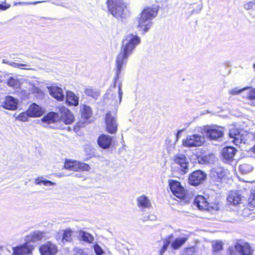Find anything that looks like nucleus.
I'll return each mask as SVG.
<instances>
[{
	"mask_svg": "<svg viewBox=\"0 0 255 255\" xmlns=\"http://www.w3.org/2000/svg\"><path fill=\"white\" fill-rule=\"evenodd\" d=\"M140 38L133 33L127 35L123 39L121 52L118 55L116 60L115 82L120 77L123 67L127 64L128 56L140 44Z\"/></svg>",
	"mask_w": 255,
	"mask_h": 255,
	"instance_id": "f257e3e1",
	"label": "nucleus"
},
{
	"mask_svg": "<svg viewBox=\"0 0 255 255\" xmlns=\"http://www.w3.org/2000/svg\"><path fill=\"white\" fill-rule=\"evenodd\" d=\"M45 233L39 231H34L25 238L26 243L22 245L13 248V255H32L34 246L32 243L39 241L43 239Z\"/></svg>",
	"mask_w": 255,
	"mask_h": 255,
	"instance_id": "f03ea898",
	"label": "nucleus"
},
{
	"mask_svg": "<svg viewBox=\"0 0 255 255\" xmlns=\"http://www.w3.org/2000/svg\"><path fill=\"white\" fill-rule=\"evenodd\" d=\"M158 10L157 7L145 8L141 12L140 16L136 18L135 23L143 34L147 32L152 27V20L157 15Z\"/></svg>",
	"mask_w": 255,
	"mask_h": 255,
	"instance_id": "7ed1b4c3",
	"label": "nucleus"
},
{
	"mask_svg": "<svg viewBox=\"0 0 255 255\" xmlns=\"http://www.w3.org/2000/svg\"><path fill=\"white\" fill-rule=\"evenodd\" d=\"M115 77L114 78V83ZM116 80V83L117 82ZM116 84H114L113 88H110L107 92L104 97V102L107 105H110L115 107L118 106L121 102L123 97V91L122 89V84L119 83L118 85V91L116 92L113 89H115Z\"/></svg>",
	"mask_w": 255,
	"mask_h": 255,
	"instance_id": "20e7f679",
	"label": "nucleus"
},
{
	"mask_svg": "<svg viewBox=\"0 0 255 255\" xmlns=\"http://www.w3.org/2000/svg\"><path fill=\"white\" fill-rule=\"evenodd\" d=\"M106 4L109 11L115 17H119L125 14L127 4L123 0H107Z\"/></svg>",
	"mask_w": 255,
	"mask_h": 255,
	"instance_id": "39448f33",
	"label": "nucleus"
},
{
	"mask_svg": "<svg viewBox=\"0 0 255 255\" xmlns=\"http://www.w3.org/2000/svg\"><path fill=\"white\" fill-rule=\"evenodd\" d=\"M223 127L217 125L206 126L202 128L201 132L210 140H220L224 134Z\"/></svg>",
	"mask_w": 255,
	"mask_h": 255,
	"instance_id": "423d86ee",
	"label": "nucleus"
},
{
	"mask_svg": "<svg viewBox=\"0 0 255 255\" xmlns=\"http://www.w3.org/2000/svg\"><path fill=\"white\" fill-rule=\"evenodd\" d=\"M174 163L182 174H185L189 170V163L187 157L183 154H177L173 157Z\"/></svg>",
	"mask_w": 255,
	"mask_h": 255,
	"instance_id": "0eeeda50",
	"label": "nucleus"
},
{
	"mask_svg": "<svg viewBox=\"0 0 255 255\" xmlns=\"http://www.w3.org/2000/svg\"><path fill=\"white\" fill-rule=\"evenodd\" d=\"M204 136L197 134H194L187 136L183 140V145L187 147H196L201 146L205 142Z\"/></svg>",
	"mask_w": 255,
	"mask_h": 255,
	"instance_id": "6e6552de",
	"label": "nucleus"
},
{
	"mask_svg": "<svg viewBox=\"0 0 255 255\" xmlns=\"http://www.w3.org/2000/svg\"><path fill=\"white\" fill-rule=\"evenodd\" d=\"M169 186L172 194L176 197L183 199L186 196V192L180 183L176 180H169Z\"/></svg>",
	"mask_w": 255,
	"mask_h": 255,
	"instance_id": "1a4fd4ad",
	"label": "nucleus"
},
{
	"mask_svg": "<svg viewBox=\"0 0 255 255\" xmlns=\"http://www.w3.org/2000/svg\"><path fill=\"white\" fill-rule=\"evenodd\" d=\"M115 116L116 114L110 112L106 114L105 118L106 130L111 134L115 133L118 128V124Z\"/></svg>",
	"mask_w": 255,
	"mask_h": 255,
	"instance_id": "9d476101",
	"label": "nucleus"
},
{
	"mask_svg": "<svg viewBox=\"0 0 255 255\" xmlns=\"http://www.w3.org/2000/svg\"><path fill=\"white\" fill-rule=\"evenodd\" d=\"M206 174L198 170L193 171L188 177L189 183L193 186H197L204 182L206 178Z\"/></svg>",
	"mask_w": 255,
	"mask_h": 255,
	"instance_id": "9b49d317",
	"label": "nucleus"
},
{
	"mask_svg": "<svg viewBox=\"0 0 255 255\" xmlns=\"http://www.w3.org/2000/svg\"><path fill=\"white\" fill-rule=\"evenodd\" d=\"M244 132L243 130L233 127L230 129L229 134L230 138L233 139L232 141L237 145L242 142H246Z\"/></svg>",
	"mask_w": 255,
	"mask_h": 255,
	"instance_id": "f8f14e48",
	"label": "nucleus"
},
{
	"mask_svg": "<svg viewBox=\"0 0 255 255\" xmlns=\"http://www.w3.org/2000/svg\"><path fill=\"white\" fill-rule=\"evenodd\" d=\"M235 251L240 255H253L254 250L247 242L239 241L234 246Z\"/></svg>",
	"mask_w": 255,
	"mask_h": 255,
	"instance_id": "ddd939ff",
	"label": "nucleus"
},
{
	"mask_svg": "<svg viewBox=\"0 0 255 255\" xmlns=\"http://www.w3.org/2000/svg\"><path fill=\"white\" fill-rule=\"evenodd\" d=\"M65 169L72 171H88L90 167L89 165L85 163L79 162L77 161L67 160L65 162Z\"/></svg>",
	"mask_w": 255,
	"mask_h": 255,
	"instance_id": "4468645a",
	"label": "nucleus"
},
{
	"mask_svg": "<svg viewBox=\"0 0 255 255\" xmlns=\"http://www.w3.org/2000/svg\"><path fill=\"white\" fill-rule=\"evenodd\" d=\"M194 204L200 210H208L210 211V208L218 210V206L216 205H214V207H210L206 198L202 196L199 195L197 196L194 199Z\"/></svg>",
	"mask_w": 255,
	"mask_h": 255,
	"instance_id": "2eb2a0df",
	"label": "nucleus"
},
{
	"mask_svg": "<svg viewBox=\"0 0 255 255\" xmlns=\"http://www.w3.org/2000/svg\"><path fill=\"white\" fill-rule=\"evenodd\" d=\"M60 121L66 125H70L74 122V117L72 112L68 109L62 107L60 109Z\"/></svg>",
	"mask_w": 255,
	"mask_h": 255,
	"instance_id": "dca6fc26",
	"label": "nucleus"
},
{
	"mask_svg": "<svg viewBox=\"0 0 255 255\" xmlns=\"http://www.w3.org/2000/svg\"><path fill=\"white\" fill-rule=\"evenodd\" d=\"M27 111L29 117L31 118L41 117L44 113V109L35 103L31 104Z\"/></svg>",
	"mask_w": 255,
	"mask_h": 255,
	"instance_id": "f3484780",
	"label": "nucleus"
},
{
	"mask_svg": "<svg viewBox=\"0 0 255 255\" xmlns=\"http://www.w3.org/2000/svg\"><path fill=\"white\" fill-rule=\"evenodd\" d=\"M39 251L42 255H54L57 253V249L55 245L47 242L40 247Z\"/></svg>",
	"mask_w": 255,
	"mask_h": 255,
	"instance_id": "a211bd4d",
	"label": "nucleus"
},
{
	"mask_svg": "<svg viewBox=\"0 0 255 255\" xmlns=\"http://www.w3.org/2000/svg\"><path fill=\"white\" fill-rule=\"evenodd\" d=\"M18 100L10 96L5 97L2 102V107L9 110H15L17 108Z\"/></svg>",
	"mask_w": 255,
	"mask_h": 255,
	"instance_id": "6ab92c4d",
	"label": "nucleus"
},
{
	"mask_svg": "<svg viewBox=\"0 0 255 255\" xmlns=\"http://www.w3.org/2000/svg\"><path fill=\"white\" fill-rule=\"evenodd\" d=\"M47 88L48 92L52 97L58 101H62L64 100L65 97L61 88L57 86H50Z\"/></svg>",
	"mask_w": 255,
	"mask_h": 255,
	"instance_id": "aec40b11",
	"label": "nucleus"
},
{
	"mask_svg": "<svg viewBox=\"0 0 255 255\" xmlns=\"http://www.w3.org/2000/svg\"><path fill=\"white\" fill-rule=\"evenodd\" d=\"M136 204L137 207L142 211L145 209H149L152 206L150 199L144 195H141L137 198Z\"/></svg>",
	"mask_w": 255,
	"mask_h": 255,
	"instance_id": "412c9836",
	"label": "nucleus"
},
{
	"mask_svg": "<svg viewBox=\"0 0 255 255\" xmlns=\"http://www.w3.org/2000/svg\"><path fill=\"white\" fill-rule=\"evenodd\" d=\"M237 150L233 147H224L222 149V155L226 162H231L234 159Z\"/></svg>",
	"mask_w": 255,
	"mask_h": 255,
	"instance_id": "4be33fe9",
	"label": "nucleus"
},
{
	"mask_svg": "<svg viewBox=\"0 0 255 255\" xmlns=\"http://www.w3.org/2000/svg\"><path fill=\"white\" fill-rule=\"evenodd\" d=\"M97 142L100 147L103 149H107L110 147L112 138L109 135L102 134L99 137Z\"/></svg>",
	"mask_w": 255,
	"mask_h": 255,
	"instance_id": "5701e85b",
	"label": "nucleus"
},
{
	"mask_svg": "<svg viewBox=\"0 0 255 255\" xmlns=\"http://www.w3.org/2000/svg\"><path fill=\"white\" fill-rule=\"evenodd\" d=\"M242 197L238 192L231 191L227 198L228 203L229 204L236 206L242 204Z\"/></svg>",
	"mask_w": 255,
	"mask_h": 255,
	"instance_id": "b1692460",
	"label": "nucleus"
},
{
	"mask_svg": "<svg viewBox=\"0 0 255 255\" xmlns=\"http://www.w3.org/2000/svg\"><path fill=\"white\" fill-rule=\"evenodd\" d=\"M66 103L74 106H77L79 104L78 97L73 92L70 91L66 92Z\"/></svg>",
	"mask_w": 255,
	"mask_h": 255,
	"instance_id": "393cba45",
	"label": "nucleus"
},
{
	"mask_svg": "<svg viewBox=\"0 0 255 255\" xmlns=\"http://www.w3.org/2000/svg\"><path fill=\"white\" fill-rule=\"evenodd\" d=\"M58 120L59 116L55 112H50L41 119V121L47 124L55 123Z\"/></svg>",
	"mask_w": 255,
	"mask_h": 255,
	"instance_id": "a878e982",
	"label": "nucleus"
},
{
	"mask_svg": "<svg viewBox=\"0 0 255 255\" xmlns=\"http://www.w3.org/2000/svg\"><path fill=\"white\" fill-rule=\"evenodd\" d=\"M84 93L87 96L95 100L97 99L100 95V90L91 87L85 88Z\"/></svg>",
	"mask_w": 255,
	"mask_h": 255,
	"instance_id": "bb28decb",
	"label": "nucleus"
},
{
	"mask_svg": "<svg viewBox=\"0 0 255 255\" xmlns=\"http://www.w3.org/2000/svg\"><path fill=\"white\" fill-rule=\"evenodd\" d=\"M211 174L215 179L221 180L225 175V171L221 167H217L212 169Z\"/></svg>",
	"mask_w": 255,
	"mask_h": 255,
	"instance_id": "cd10ccee",
	"label": "nucleus"
},
{
	"mask_svg": "<svg viewBox=\"0 0 255 255\" xmlns=\"http://www.w3.org/2000/svg\"><path fill=\"white\" fill-rule=\"evenodd\" d=\"M21 79H18L16 77H10L7 80V84L8 86L13 88H20L23 83L21 82Z\"/></svg>",
	"mask_w": 255,
	"mask_h": 255,
	"instance_id": "c85d7f7f",
	"label": "nucleus"
},
{
	"mask_svg": "<svg viewBox=\"0 0 255 255\" xmlns=\"http://www.w3.org/2000/svg\"><path fill=\"white\" fill-rule=\"evenodd\" d=\"M28 91V94L29 93H39L40 89L37 87L34 83L31 81H25L22 83Z\"/></svg>",
	"mask_w": 255,
	"mask_h": 255,
	"instance_id": "c756f323",
	"label": "nucleus"
},
{
	"mask_svg": "<svg viewBox=\"0 0 255 255\" xmlns=\"http://www.w3.org/2000/svg\"><path fill=\"white\" fill-rule=\"evenodd\" d=\"M34 183L36 185H41L42 184L44 186L48 187L53 186L56 184L54 182L45 179L43 176L38 177L35 179Z\"/></svg>",
	"mask_w": 255,
	"mask_h": 255,
	"instance_id": "7c9ffc66",
	"label": "nucleus"
},
{
	"mask_svg": "<svg viewBox=\"0 0 255 255\" xmlns=\"http://www.w3.org/2000/svg\"><path fill=\"white\" fill-rule=\"evenodd\" d=\"M9 65L14 68H20L26 70H35V69L31 67V65L28 63H19L17 62H10Z\"/></svg>",
	"mask_w": 255,
	"mask_h": 255,
	"instance_id": "2f4dec72",
	"label": "nucleus"
},
{
	"mask_svg": "<svg viewBox=\"0 0 255 255\" xmlns=\"http://www.w3.org/2000/svg\"><path fill=\"white\" fill-rule=\"evenodd\" d=\"M253 165L251 162L245 163L239 166V170L240 172L244 174L250 173L253 170Z\"/></svg>",
	"mask_w": 255,
	"mask_h": 255,
	"instance_id": "473e14b6",
	"label": "nucleus"
},
{
	"mask_svg": "<svg viewBox=\"0 0 255 255\" xmlns=\"http://www.w3.org/2000/svg\"><path fill=\"white\" fill-rule=\"evenodd\" d=\"M187 240L186 237L176 238L171 244V247L174 250L179 249Z\"/></svg>",
	"mask_w": 255,
	"mask_h": 255,
	"instance_id": "72a5a7b5",
	"label": "nucleus"
},
{
	"mask_svg": "<svg viewBox=\"0 0 255 255\" xmlns=\"http://www.w3.org/2000/svg\"><path fill=\"white\" fill-rule=\"evenodd\" d=\"M92 115V111L91 107L84 105L82 108V117L85 120H88Z\"/></svg>",
	"mask_w": 255,
	"mask_h": 255,
	"instance_id": "f704fd0d",
	"label": "nucleus"
},
{
	"mask_svg": "<svg viewBox=\"0 0 255 255\" xmlns=\"http://www.w3.org/2000/svg\"><path fill=\"white\" fill-rule=\"evenodd\" d=\"M80 239L88 243H92L94 241V237L91 234L85 231H80L79 233Z\"/></svg>",
	"mask_w": 255,
	"mask_h": 255,
	"instance_id": "c9c22d12",
	"label": "nucleus"
},
{
	"mask_svg": "<svg viewBox=\"0 0 255 255\" xmlns=\"http://www.w3.org/2000/svg\"><path fill=\"white\" fill-rule=\"evenodd\" d=\"M212 246L214 253H217L223 249V243L221 241L213 242Z\"/></svg>",
	"mask_w": 255,
	"mask_h": 255,
	"instance_id": "e433bc0d",
	"label": "nucleus"
},
{
	"mask_svg": "<svg viewBox=\"0 0 255 255\" xmlns=\"http://www.w3.org/2000/svg\"><path fill=\"white\" fill-rule=\"evenodd\" d=\"M172 235H170L168 239H166L163 240V245L159 251L160 255H162L163 253L166 251L167 247L170 244V239L172 237Z\"/></svg>",
	"mask_w": 255,
	"mask_h": 255,
	"instance_id": "4c0bfd02",
	"label": "nucleus"
},
{
	"mask_svg": "<svg viewBox=\"0 0 255 255\" xmlns=\"http://www.w3.org/2000/svg\"><path fill=\"white\" fill-rule=\"evenodd\" d=\"M72 231L69 230H66L63 232V242H70L71 241Z\"/></svg>",
	"mask_w": 255,
	"mask_h": 255,
	"instance_id": "58836bf2",
	"label": "nucleus"
},
{
	"mask_svg": "<svg viewBox=\"0 0 255 255\" xmlns=\"http://www.w3.org/2000/svg\"><path fill=\"white\" fill-rule=\"evenodd\" d=\"M28 117H29V116L28 114V111L27 110L26 112H22L20 113L16 117V119L22 122H26L28 120Z\"/></svg>",
	"mask_w": 255,
	"mask_h": 255,
	"instance_id": "ea45409f",
	"label": "nucleus"
},
{
	"mask_svg": "<svg viewBox=\"0 0 255 255\" xmlns=\"http://www.w3.org/2000/svg\"><path fill=\"white\" fill-rule=\"evenodd\" d=\"M248 201L250 207H255V191L251 194Z\"/></svg>",
	"mask_w": 255,
	"mask_h": 255,
	"instance_id": "a19ab883",
	"label": "nucleus"
},
{
	"mask_svg": "<svg viewBox=\"0 0 255 255\" xmlns=\"http://www.w3.org/2000/svg\"><path fill=\"white\" fill-rule=\"evenodd\" d=\"M248 89V87L243 88L242 89H239L238 88H235L233 90H230L229 93L232 95H236Z\"/></svg>",
	"mask_w": 255,
	"mask_h": 255,
	"instance_id": "79ce46f5",
	"label": "nucleus"
},
{
	"mask_svg": "<svg viewBox=\"0 0 255 255\" xmlns=\"http://www.w3.org/2000/svg\"><path fill=\"white\" fill-rule=\"evenodd\" d=\"M74 252L75 255H88V253L86 250L78 248L74 249Z\"/></svg>",
	"mask_w": 255,
	"mask_h": 255,
	"instance_id": "37998d69",
	"label": "nucleus"
},
{
	"mask_svg": "<svg viewBox=\"0 0 255 255\" xmlns=\"http://www.w3.org/2000/svg\"><path fill=\"white\" fill-rule=\"evenodd\" d=\"M156 216L154 215H150L147 216H143L141 218V220L143 222H146L148 221H154L156 220Z\"/></svg>",
	"mask_w": 255,
	"mask_h": 255,
	"instance_id": "c03bdc74",
	"label": "nucleus"
},
{
	"mask_svg": "<svg viewBox=\"0 0 255 255\" xmlns=\"http://www.w3.org/2000/svg\"><path fill=\"white\" fill-rule=\"evenodd\" d=\"M43 1H34V2H15L14 3V5L16 6L17 5H30L33 4L35 5L37 3L42 2Z\"/></svg>",
	"mask_w": 255,
	"mask_h": 255,
	"instance_id": "a18cd8bd",
	"label": "nucleus"
},
{
	"mask_svg": "<svg viewBox=\"0 0 255 255\" xmlns=\"http://www.w3.org/2000/svg\"><path fill=\"white\" fill-rule=\"evenodd\" d=\"M94 249L97 255H102L104 253L102 248L98 244L94 245Z\"/></svg>",
	"mask_w": 255,
	"mask_h": 255,
	"instance_id": "49530a36",
	"label": "nucleus"
},
{
	"mask_svg": "<svg viewBox=\"0 0 255 255\" xmlns=\"http://www.w3.org/2000/svg\"><path fill=\"white\" fill-rule=\"evenodd\" d=\"M247 98L251 100H255V89L251 90L248 93Z\"/></svg>",
	"mask_w": 255,
	"mask_h": 255,
	"instance_id": "de8ad7c7",
	"label": "nucleus"
},
{
	"mask_svg": "<svg viewBox=\"0 0 255 255\" xmlns=\"http://www.w3.org/2000/svg\"><path fill=\"white\" fill-rule=\"evenodd\" d=\"M253 5H255V1H250L246 3L244 8L246 9H249L252 8Z\"/></svg>",
	"mask_w": 255,
	"mask_h": 255,
	"instance_id": "09e8293b",
	"label": "nucleus"
},
{
	"mask_svg": "<svg viewBox=\"0 0 255 255\" xmlns=\"http://www.w3.org/2000/svg\"><path fill=\"white\" fill-rule=\"evenodd\" d=\"M10 6V4L3 5L2 4H0V9L2 10H5Z\"/></svg>",
	"mask_w": 255,
	"mask_h": 255,
	"instance_id": "8fccbe9b",
	"label": "nucleus"
},
{
	"mask_svg": "<svg viewBox=\"0 0 255 255\" xmlns=\"http://www.w3.org/2000/svg\"><path fill=\"white\" fill-rule=\"evenodd\" d=\"M182 131V130H179L177 132V134H176V140H178V139H179V135H180V132Z\"/></svg>",
	"mask_w": 255,
	"mask_h": 255,
	"instance_id": "3c124183",
	"label": "nucleus"
},
{
	"mask_svg": "<svg viewBox=\"0 0 255 255\" xmlns=\"http://www.w3.org/2000/svg\"><path fill=\"white\" fill-rule=\"evenodd\" d=\"M3 63H6V64H8L9 65V63L10 62H9L7 60H3Z\"/></svg>",
	"mask_w": 255,
	"mask_h": 255,
	"instance_id": "603ef678",
	"label": "nucleus"
},
{
	"mask_svg": "<svg viewBox=\"0 0 255 255\" xmlns=\"http://www.w3.org/2000/svg\"><path fill=\"white\" fill-rule=\"evenodd\" d=\"M2 3L4 4L5 5H7L8 4L6 2V0H5L4 1L2 2Z\"/></svg>",
	"mask_w": 255,
	"mask_h": 255,
	"instance_id": "864d4df0",
	"label": "nucleus"
},
{
	"mask_svg": "<svg viewBox=\"0 0 255 255\" xmlns=\"http://www.w3.org/2000/svg\"><path fill=\"white\" fill-rule=\"evenodd\" d=\"M253 151L255 153V147L254 148Z\"/></svg>",
	"mask_w": 255,
	"mask_h": 255,
	"instance_id": "5fc2aeb1",
	"label": "nucleus"
},
{
	"mask_svg": "<svg viewBox=\"0 0 255 255\" xmlns=\"http://www.w3.org/2000/svg\"><path fill=\"white\" fill-rule=\"evenodd\" d=\"M2 249V247L0 246V250Z\"/></svg>",
	"mask_w": 255,
	"mask_h": 255,
	"instance_id": "6e6d98bb",
	"label": "nucleus"
},
{
	"mask_svg": "<svg viewBox=\"0 0 255 255\" xmlns=\"http://www.w3.org/2000/svg\"><path fill=\"white\" fill-rule=\"evenodd\" d=\"M254 68H255V64H254Z\"/></svg>",
	"mask_w": 255,
	"mask_h": 255,
	"instance_id": "4d7b16f0",
	"label": "nucleus"
},
{
	"mask_svg": "<svg viewBox=\"0 0 255 255\" xmlns=\"http://www.w3.org/2000/svg\"><path fill=\"white\" fill-rule=\"evenodd\" d=\"M231 255H233V254H231Z\"/></svg>",
	"mask_w": 255,
	"mask_h": 255,
	"instance_id": "13d9d810",
	"label": "nucleus"
}]
</instances>
